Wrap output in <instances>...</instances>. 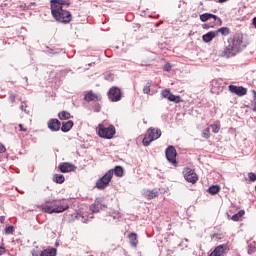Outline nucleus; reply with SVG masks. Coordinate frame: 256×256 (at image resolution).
I'll return each instance as SVG.
<instances>
[{
	"instance_id": "nucleus-1",
	"label": "nucleus",
	"mask_w": 256,
	"mask_h": 256,
	"mask_svg": "<svg viewBox=\"0 0 256 256\" xmlns=\"http://www.w3.org/2000/svg\"><path fill=\"white\" fill-rule=\"evenodd\" d=\"M69 0H51V13L54 19L59 23H69L71 21V13L63 10V7H69Z\"/></svg>"
},
{
	"instance_id": "nucleus-2",
	"label": "nucleus",
	"mask_w": 256,
	"mask_h": 256,
	"mask_svg": "<svg viewBox=\"0 0 256 256\" xmlns=\"http://www.w3.org/2000/svg\"><path fill=\"white\" fill-rule=\"evenodd\" d=\"M245 47H247V44L243 42V34H237L233 39L228 40V45L225 46L221 55L229 59V57H235Z\"/></svg>"
},
{
	"instance_id": "nucleus-3",
	"label": "nucleus",
	"mask_w": 256,
	"mask_h": 256,
	"mask_svg": "<svg viewBox=\"0 0 256 256\" xmlns=\"http://www.w3.org/2000/svg\"><path fill=\"white\" fill-rule=\"evenodd\" d=\"M159 137H161L160 129L149 128L147 130V133H146L144 139L142 140V145H144V147H149V145H151V143H153V141H157V139H159Z\"/></svg>"
},
{
	"instance_id": "nucleus-4",
	"label": "nucleus",
	"mask_w": 256,
	"mask_h": 256,
	"mask_svg": "<svg viewBox=\"0 0 256 256\" xmlns=\"http://www.w3.org/2000/svg\"><path fill=\"white\" fill-rule=\"evenodd\" d=\"M96 131L102 139H113L115 136V126L113 125L106 127L104 124H99Z\"/></svg>"
},
{
	"instance_id": "nucleus-5",
	"label": "nucleus",
	"mask_w": 256,
	"mask_h": 256,
	"mask_svg": "<svg viewBox=\"0 0 256 256\" xmlns=\"http://www.w3.org/2000/svg\"><path fill=\"white\" fill-rule=\"evenodd\" d=\"M40 209H42V211L44 213H49V214H51V213H63V211H67V209H69V204L56 206L55 208H52L48 204H43V205L40 206Z\"/></svg>"
},
{
	"instance_id": "nucleus-6",
	"label": "nucleus",
	"mask_w": 256,
	"mask_h": 256,
	"mask_svg": "<svg viewBox=\"0 0 256 256\" xmlns=\"http://www.w3.org/2000/svg\"><path fill=\"white\" fill-rule=\"evenodd\" d=\"M113 173V170H109L108 172H106L105 176L98 179L96 182L97 189H105L109 185V183H111V179H113Z\"/></svg>"
},
{
	"instance_id": "nucleus-7",
	"label": "nucleus",
	"mask_w": 256,
	"mask_h": 256,
	"mask_svg": "<svg viewBox=\"0 0 256 256\" xmlns=\"http://www.w3.org/2000/svg\"><path fill=\"white\" fill-rule=\"evenodd\" d=\"M166 159H168L169 163L172 165H177V150L173 146H169L166 149Z\"/></svg>"
},
{
	"instance_id": "nucleus-8",
	"label": "nucleus",
	"mask_w": 256,
	"mask_h": 256,
	"mask_svg": "<svg viewBox=\"0 0 256 256\" xmlns=\"http://www.w3.org/2000/svg\"><path fill=\"white\" fill-rule=\"evenodd\" d=\"M183 173L184 178L188 181V183H197V181H199V177L191 168L184 169Z\"/></svg>"
},
{
	"instance_id": "nucleus-9",
	"label": "nucleus",
	"mask_w": 256,
	"mask_h": 256,
	"mask_svg": "<svg viewBox=\"0 0 256 256\" xmlns=\"http://www.w3.org/2000/svg\"><path fill=\"white\" fill-rule=\"evenodd\" d=\"M58 169L61 171V173H71L77 170V166L69 162H63L59 164Z\"/></svg>"
},
{
	"instance_id": "nucleus-10",
	"label": "nucleus",
	"mask_w": 256,
	"mask_h": 256,
	"mask_svg": "<svg viewBox=\"0 0 256 256\" xmlns=\"http://www.w3.org/2000/svg\"><path fill=\"white\" fill-rule=\"evenodd\" d=\"M230 93H234V95H238L239 97H243V95H247V89L243 86H235L230 85L228 87Z\"/></svg>"
},
{
	"instance_id": "nucleus-11",
	"label": "nucleus",
	"mask_w": 256,
	"mask_h": 256,
	"mask_svg": "<svg viewBox=\"0 0 256 256\" xmlns=\"http://www.w3.org/2000/svg\"><path fill=\"white\" fill-rule=\"evenodd\" d=\"M108 97L113 102L121 101V90L117 87H113L109 90Z\"/></svg>"
},
{
	"instance_id": "nucleus-12",
	"label": "nucleus",
	"mask_w": 256,
	"mask_h": 256,
	"mask_svg": "<svg viewBox=\"0 0 256 256\" xmlns=\"http://www.w3.org/2000/svg\"><path fill=\"white\" fill-rule=\"evenodd\" d=\"M209 19H213V21H215V25H221V19L216 15L209 13H204L200 15V21H202V23L209 21Z\"/></svg>"
},
{
	"instance_id": "nucleus-13",
	"label": "nucleus",
	"mask_w": 256,
	"mask_h": 256,
	"mask_svg": "<svg viewBox=\"0 0 256 256\" xmlns=\"http://www.w3.org/2000/svg\"><path fill=\"white\" fill-rule=\"evenodd\" d=\"M227 253V246L220 245L214 249V251L210 254V256H223Z\"/></svg>"
},
{
	"instance_id": "nucleus-14",
	"label": "nucleus",
	"mask_w": 256,
	"mask_h": 256,
	"mask_svg": "<svg viewBox=\"0 0 256 256\" xmlns=\"http://www.w3.org/2000/svg\"><path fill=\"white\" fill-rule=\"evenodd\" d=\"M48 128L50 131H59L61 129V123L57 119H51L48 122Z\"/></svg>"
},
{
	"instance_id": "nucleus-15",
	"label": "nucleus",
	"mask_w": 256,
	"mask_h": 256,
	"mask_svg": "<svg viewBox=\"0 0 256 256\" xmlns=\"http://www.w3.org/2000/svg\"><path fill=\"white\" fill-rule=\"evenodd\" d=\"M215 37H217V32L210 31L202 36V41L204 43H211V41H213Z\"/></svg>"
},
{
	"instance_id": "nucleus-16",
	"label": "nucleus",
	"mask_w": 256,
	"mask_h": 256,
	"mask_svg": "<svg viewBox=\"0 0 256 256\" xmlns=\"http://www.w3.org/2000/svg\"><path fill=\"white\" fill-rule=\"evenodd\" d=\"M143 196L145 197V199H155V197L159 196V191L153 189V190H144L143 191Z\"/></svg>"
},
{
	"instance_id": "nucleus-17",
	"label": "nucleus",
	"mask_w": 256,
	"mask_h": 256,
	"mask_svg": "<svg viewBox=\"0 0 256 256\" xmlns=\"http://www.w3.org/2000/svg\"><path fill=\"white\" fill-rule=\"evenodd\" d=\"M84 99L85 101H100L101 96L93 93V91H89L86 93Z\"/></svg>"
},
{
	"instance_id": "nucleus-18",
	"label": "nucleus",
	"mask_w": 256,
	"mask_h": 256,
	"mask_svg": "<svg viewBox=\"0 0 256 256\" xmlns=\"http://www.w3.org/2000/svg\"><path fill=\"white\" fill-rule=\"evenodd\" d=\"M100 209H105V205H102L101 201L96 200L94 204L90 207L92 213H98Z\"/></svg>"
},
{
	"instance_id": "nucleus-19",
	"label": "nucleus",
	"mask_w": 256,
	"mask_h": 256,
	"mask_svg": "<svg viewBox=\"0 0 256 256\" xmlns=\"http://www.w3.org/2000/svg\"><path fill=\"white\" fill-rule=\"evenodd\" d=\"M71 129H73V121L69 120L62 124L61 131H63V133H68Z\"/></svg>"
},
{
	"instance_id": "nucleus-20",
	"label": "nucleus",
	"mask_w": 256,
	"mask_h": 256,
	"mask_svg": "<svg viewBox=\"0 0 256 256\" xmlns=\"http://www.w3.org/2000/svg\"><path fill=\"white\" fill-rule=\"evenodd\" d=\"M129 241H130V245L132 247H137V245H139V241L137 240V234L136 233H131L128 236Z\"/></svg>"
},
{
	"instance_id": "nucleus-21",
	"label": "nucleus",
	"mask_w": 256,
	"mask_h": 256,
	"mask_svg": "<svg viewBox=\"0 0 256 256\" xmlns=\"http://www.w3.org/2000/svg\"><path fill=\"white\" fill-rule=\"evenodd\" d=\"M52 180L54 183H65V176L63 174H54Z\"/></svg>"
},
{
	"instance_id": "nucleus-22",
	"label": "nucleus",
	"mask_w": 256,
	"mask_h": 256,
	"mask_svg": "<svg viewBox=\"0 0 256 256\" xmlns=\"http://www.w3.org/2000/svg\"><path fill=\"white\" fill-rule=\"evenodd\" d=\"M57 255V250L55 248L51 249H46L42 251L40 256H56Z\"/></svg>"
},
{
	"instance_id": "nucleus-23",
	"label": "nucleus",
	"mask_w": 256,
	"mask_h": 256,
	"mask_svg": "<svg viewBox=\"0 0 256 256\" xmlns=\"http://www.w3.org/2000/svg\"><path fill=\"white\" fill-rule=\"evenodd\" d=\"M220 191H221V187L219 185L211 186L208 189V192L210 193V195H217V193H219Z\"/></svg>"
},
{
	"instance_id": "nucleus-24",
	"label": "nucleus",
	"mask_w": 256,
	"mask_h": 256,
	"mask_svg": "<svg viewBox=\"0 0 256 256\" xmlns=\"http://www.w3.org/2000/svg\"><path fill=\"white\" fill-rule=\"evenodd\" d=\"M59 119H61V121L63 120H67V119H71V114L67 111H62L58 114Z\"/></svg>"
},
{
	"instance_id": "nucleus-25",
	"label": "nucleus",
	"mask_w": 256,
	"mask_h": 256,
	"mask_svg": "<svg viewBox=\"0 0 256 256\" xmlns=\"http://www.w3.org/2000/svg\"><path fill=\"white\" fill-rule=\"evenodd\" d=\"M172 94H173V93H171V90L165 89V90H163V91L161 92V97H162L163 99H167V100L169 101V99H170V97H171Z\"/></svg>"
},
{
	"instance_id": "nucleus-26",
	"label": "nucleus",
	"mask_w": 256,
	"mask_h": 256,
	"mask_svg": "<svg viewBox=\"0 0 256 256\" xmlns=\"http://www.w3.org/2000/svg\"><path fill=\"white\" fill-rule=\"evenodd\" d=\"M212 128V133H219L221 130V123L220 122H215L214 124L211 125Z\"/></svg>"
},
{
	"instance_id": "nucleus-27",
	"label": "nucleus",
	"mask_w": 256,
	"mask_h": 256,
	"mask_svg": "<svg viewBox=\"0 0 256 256\" xmlns=\"http://www.w3.org/2000/svg\"><path fill=\"white\" fill-rule=\"evenodd\" d=\"M215 33H217V36L219 35V33H221V35L227 36V35H229V28L222 27V28L216 30Z\"/></svg>"
},
{
	"instance_id": "nucleus-28",
	"label": "nucleus",
	"mask_w": 256,
	"mask_h": 256,
	"mask_svg": "<svg viewBox=\"0 0 256 256\" xmlns=\"http://www.w3.org/2000/svg\"><path fill=\"white\" fill-rule=\"evenodd\" d=\"M123 167L121 166H116L114 169V175H116V177H123Z\"/></svg>"
},
{
	"instance_id": "nucleus-29",
	"label": "nucleus",
	"mask_w": 256,
	"mask_h": 256,
	"mask_svg": "<svg viewBox=\"0 0 256 256\" xmlns=\"http://www.w3.org/2000/svg\"><path fill=\"white\" fill-rule=\"evenodd\" d=\"M245 215V210H240L237 214L232 216V221H239L240 217Z\"/></svg>"
},
{
	"instance_id": "nucleus-30",
	"label": "nucleus",
	"mask_w": 256,
	"mask_h": 256,
	"mask_svg": "<svg viewBox=\"0 0 256 256\" xmlns=\"http://www.w3.org/2000/svg\"><path fill=\"white\" fill-rule=\"evenodd\" d=\"M168 101H170L172 103H181V96L171 94L170 99Z\"/></svg>"
},
{
	"instance_id": "nucleus-31",
	"label": "nucleus",
	"mask_w": 256,
	"mask_h": 256,
	"mask_svg": "<svg viewBox=\"0 0 256 256\" xmlns=\"http://www.w3.org/2000/svg\"><path fill=\"white\" fill-rule=\"evenodd\" d=\"M202 137L203 139H209V137H211V131L209 130V128H205L203 130Z\"/></svg>"
},
{
	"instance_id": "nucleus-32",
	"label": "nucleus",
	"mask_w": 256,
	"mask_h": 256,
	"mask_svg": "<svg viewBox=\"0 0 256 256\" xmlns=\"http://www.w3.org/2000/svg\"><path fill=\"white\" fill-rule=\"evenodd\" d=\"M248 255H253L256 252V247L255 244H250L248 246Z\"/></svg>"
},
{
	"instance_id": "nucleus-33",
	"label": "nucleus",
	"mask_w": 256,
	"mask_h": 256,
	"mask_svg": "<svg viewBox=\"0 0 256 256\" xmlns=\"http://www.w3.org/2000/svg\"><path fill=\"white\" fill-rule=\"evenodd\" d=\"M143 93H145L146 95H149L151 93V84L147 83L144 88H143Z\"/></svg>"
},
{
	"instance_id": "nucleus-34",
	"label": "nucleus",
	"mask_w": 256,
	"mask_h": 256,
	"mask_svg": "<svg viewBox=\"0 0 256 256\" xmlns=\"http://www.w3.org/2000/svg\"><path fill=\"white\" fill-rule=\"evenodd\" d=\"M252 93L254 95L253 100H252V111L256 112V91L253 90Z\"/></svg>"
},
{
	"instance_id": "nucleus-35",
	"label": "nucleus",
	"mask_w": 256,
	"mask_h": 256,
	"mask_svg": "<svg viewBox=\"0 0 256 256\" xmlns=\"http://www.w3.org/2000/svg\"><path fill=\"white\" fill-rule=\"evenodd\" d=\"M13 226H8L6 229H5V234L6 235H11L13 233Z\"/></svg>"
},
{
	"instance_id": "nucleus-36",
	"label": "nucleus",
	"mask_w": 256,
	"mask_h": 256,
	"mask_svg": "<svg viewBox=\"0 0 256 256\" xmlns=\"http://www.w3.org/2000/svg\"><path fill=\"white\" fill-rule=\"evenodd\" d=\"M248 177H249L250 181H256V175H255V173L250 172V173L248 174Z\"/></svg>"
},
{
	"instance_id": "nucleus-37",
	"label": "nucleus",
	"mask_w": 256,
	"mask_h": 256,
	"mask_svg": "<svg viewBox=\"0 0 256 256\" xmlns=\"http://www.w3.org/2000/svg\"><path fill=\"white\" fill-rule=\"evenodd\" d=\"M164 71H171V64L170 63H166L164 65Z\"/></svg>"
},
{
	"instance_id": "nucleus-38",
	"label": "nucleus",
	"mask_w": 256,
	"mask_h": 256,
	"mask_svg": "<svg viewBox=\"0 0 256 256\" xmlns=\"http://www.w3.org/2000/svg\"><path fill=\"white\" fill-rule=\"evenodd\" d=\"M203 29H211V27H213V25H208V24H203L202 25Z\"/></svg>"
},
{
	"instance_id": "nucleus-39",
	"label": "nucleus",
	"mask_w": 256,
	"mask_h": 256,
	"mask_svg": "<svg viewBox=\"0 0 256 256\" xmlns=\"http://www.w3.org/2000/svg\"><path fill=\"white\" fill-rule=\"evenodd\" d=\"M5 254V247L0 246V255Z\"/></svg>"
},
{
	"instance_id": "nucleus-40",
	"label": "nucleus",
	"mask_w": 256,
	"mask_h": 256,
	"mask_svg": "<svg viewBox=\"0 0 256 256\" xmlns=\"http://www.w3.org/2000/svg\"><path fill=\"white\" fill-rule=\"evenodd\" d=\"M5 151V146L3 144H0V153H4Z\"/></svg>"
},
{
	"instance_id": "nucleus-41",
	"label": "nucleus",
	"mask_w": 256,
	"mask_h": 256,
	"mask_svg": "<svg viewBox=\"0 0 256 256\" xmlns=\"http://www.w3.org/2000/svg\"><path fill=\"white\" fill-rule=\"evenodd\" d=\"M20 131H27V129L23 128V125L19 124Z\"/></svg>"
},
{
	"instance_id": "nucleus-42",
	"label": "nucleus",
	"mask_w": 256,
	"mask_h": 256,
	"mask_svg": "<svg viewBox=\"0 0 256 256\" xmlns=\"http://www.w3.org/2000/svg\"><path fill=\"white\" fill-rule=\"evenodd\" d=\"M229 0H217L218 3H227Z\"/></svg>"
},
{
	"instance_id": "nucleus-43",
	"label": "nucleus",
	"mask_w": 256,
	"mask_h": 256,
	"mask_svg": "<svg viewBox=\"0 0 256 256\" xmlns=\"http://www.w3.org/2000/svg\"><path fill=\"white\" fill-rule=\"evenodd\" d=\"M252 23H253L254 27H256V17L253 18V22Z\"/></svg>"
},
{
	"instance_id": "nucleus-44",
	"label": "nucleus",
	"mask_w": 256,
	"mask_h": 256,
	"mask_svg": "<svg viewBox=\"0 0 256 256\" xmlns=\"http://www.w3.org/2000/svg\"><path fill=\"white\" fill-rule=\"evenodd\" d=\"M32 256H39V254H35V251H33Z\"/></svg>"
},
{
	"instance_id": "nucleus-45",
	"label": "nucleus",
	"mask_w": 256,
	"mask_h": 256,
	"mask_svg": "<svg viewBox=\"0 0 256 256\" xmlns=\"http://www.w3.org/2000/svg\"><path fill=\"white\" fill-rule=\"evenodd\" d=\"M215 83H217V81H213V82H212V85H215Z\"/></svg>"
}]
</instances>
